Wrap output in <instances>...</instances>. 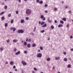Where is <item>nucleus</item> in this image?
Returning a JSON list of instances; mask_svg holds the SVG:
<instances>
[{
    "label": "nucleus",
    "mask_w": 73,
    "mask_h": 73,
    "mask_svg": "<svg viewBox=\"0 0 73 73\" xmlns=\"http://www.w3.org/2000/svg\"><path fill=\"white\" fill-rule=\"evenodd\" d=\"M71 12V10H70L68 11V13H70Z\"/></svg>",
    "instance_id": "obj_50"
},
{
    "label": "nucleus",
    "mask_w": 73,
    "mask_h": 73,
    "mask_svg": "<svg viewBox=\"0 0 73 73\" xmlns=\"http://www.w3.org/2000/svg\"><path fill=\"white\" fill-rule=\"evenodd\" d=\"M27 42H25L24 43V45H27Z\"/></svg>",
    "instance_id": "obj_35"
},
{
    "label": "nucleus",
    "mask_w": 73,
    "mask_h": 73,
    "mask_svg": "<svg viewBox=\"0 0 73 73\" xmlns=\"http://www.w3.org/2000/svg\"><path fill=\"white\" fill-rule=\"evenodd\" d=\"M68 8V7L67 6L65 7V8Z\"/></svg>",
    "instance_id": "obj_60"
},
{
    "label": "nucleus",
    "mask_w": 73,
    "mask_h": 73,
    "mask_svg": "<svg viewBox=\"0 0 73 73\" xmlns=\"http://www.w3.org/2000/svg\"><path fill=\"white\" fill-rule=\"evenodd\" d=\"M36 27H34V29L33 30V32H35V31H36Z\"/></svg>",
    "instance_id": "obj_33"
},
{
    "label": "nucleus",
    "mask_w": 73,
    "mask_h": 73,
    "mask_svg": "<svg viewBox=\"0 0 73 73\" xmlns=\"http://www.w3.org/2000/svg\"><path fill=\"white\" fill-rule=\"evenodd\" d=\"M54 11H57V8L55 7L54 9Z\"/></svg>",
    "instance_id": "obj_24"
},
{
    "label": "nucleus",
    "mask_w": 73,
    "mask_h": 73,
    "mask_svg": "<svg viewBox=\"0 0 73 73\" xmlns=\"http://www.w3.org/2000/svg\"><path fill=\"white\" fill-rule=\"evenodd\" d=\"M51 28L52 29H54V26H51Z\"/></svg>",
    "instance_id": "obj_31"
},
{
    "label": "nucleus",
    "mask_w": 73,
    "mask_h": 73,
    "mask_svg": "<svg viewBox=\"0 0 73 73\" xmlns=\"http://www.w3.org/2000/svg\"><path fill=\"white\" fill-rule=\"evenodd\" d=\"M38 53H39V52H40V50H38Z\"/></svg>",
    "instance_id": "obj_54"
},
{
    "label": "nucleus",
    "mask_w": 73,
    "mask_h": 73,
    "mask_svg": "<svg viewBox=\"0 0 73 73\" xmlns=\"http://www.w3.org/2000/svg\"><path fill=\"white\" fill-rule=\"evenodd\" d=\"M63 25H59L58 26V27L59 28H60V27H62Z\"/></svg>",
    "instance_id": "obj_12"
},
{
    "label": "nucleus",
    "mask_w": 73,
    "mask_h": 73,
    "mask_svg": "<svg viewBox=\"0 0 73 73\" xmlns=\"http://www.w3.org/2000/svg\"><path fill=\"white\" fill-rule=\"evenodd\" d=\"M5 19V18L4 17H2L1 18V20H4Z\"/></svg>",
    "instance_id": "obj_17"
},
{
    "label": "nucleus",
    "mask_w": 73,
    "mask_h": 73,
    "mask_svg": "<svg viewBox=\"0 0 73 73\" xmlns=\"http://www.w3.org/2000/svg\"><path fill=\"white\" fill-rule=\"evenodd\" d=\"M13 22V20H12L11 21V24H12V23Z\"/></svg>",
    "instance_id": "obj_37"
},
{
    "label": "nucleus",
    "mask_w": 73,
    "mask_h": 73,
    "mask_svg": "<svg viewBox=\"0 0 73 73\" xmlns=\"http://www.w3.org/2000/svg\"><path fill=\"white\" fill-rule=\"evenodd\" d=\"M19 3H21V0H19Z\"/></svg>",
    "instance_id": "obj_61"
},
{
    "label": "nucleus",
    "mask_w": 73,
    "mask_h": 73,
    "mask_svg": "<svg viewBox=\"0 0 73 73\" xmlns=\"http://www.w3.org/2000/svg\"><path fill=\"white\" fill-rule=\"evenodd\" d=\"M60 23H61V24H64V21L62 20H61L60 21Z\"/></svg>",
    "instance_id": "obj_19"
},
{
    "label": "nucleus",
    "mask_w": 73,
    "mask_h": 73,
    "mask_svg": "<svg viewBox=\"0 0 73 73\" xmlns=\"http://www.w3.org/2000/svg\"><path fill=\"white\" fill-rule=\"evenodd\" d=\"M36 2H37V3H39V0H36Z\"/></svg>",
    "instance_id": "obj_51"
},
{
    "label": "nucleus",
    "mask_w": 73,
    "mask_h": 73,
    "mask_svg": "<svg viewBox=\"0 0 73 73\" xmlns=\"http://www.w3.org/2000/svg\"><path fill=\"white\" fill-rule=\"evenodd\" d=\"M7 6L6 5L4 7L5 9H7Z\"/></svg>",
    "instance_id": "obj_27"
},
{
    "label": "nucleus",
    "mask_w": 73,
    "mask_h": 73,
    "mask_svg": "<svg viewBox=\"0 0 73 73\" xmlns=\"http://www.w3.org/2000/svg\"><path fill=\"white\" fill-rule=\"evenodd\" d=\"M5 64H8V62H6Z\"/></svg>",
    "instance_id": "obj_62"
},
{
    "label": "nucleus",
    "mask_w": 73,
    "mask_h": 73,
    "mask_svg": "<svg viewBox=\"0 0 73 73\" xmlns=\"http://www.w3.org/2000/svg\"><path fill=\"white\" fill-rule=\"evenodd\" d=\"M70 38H73V36H70Z\"/></svg>",
    "instance_id": "obj_47"
},
{
    "label": "nucleus",
    "mask_w": 73,
    "mask_h": 73,
    "mask_svg": "<svg viewBox=\"0 0 73 73\" xmlns=\"http://www.w3.org/2000/svg\"><path fill=\"white\" fill-rule=\"evenodd\" d=\"M14 63L13 62L11 61L10 63V64H11V65H12Z\"/></svg>",
    "instance_id": "obj_15"
},
{
    "label": "nucleus",
    "mask_w": 73,
    "mask_h": 73,
    "mask_svg": "<svg viewBox=\"0 0 73 73\" xmlns=\"http://www.w3.org/2000/svg\"><path fill=\"white\" fill-rule=\"evenodd\" d=\"M42 27H46V23H45L44 25L42 26Z\"/></svg>",
    "instance_id": "obj_13"
},
{
    "label": "nucleus",
    "mask_w": 73,
    "mask_h": 73,
    "mask_svg": "<svg viewBox=\"0 0 73 73\" xmlns=\"http://www.w3.org/2000/svg\"><path fill=\"white\" fill-rule=\"evenodd\" d=\"M47 21L48 22V23H51L52 22V21L51 20L50 21V19H49V18H48Z\"/></svg>",
    "instance_id": "obj_7"
},
{
    "label": "nucleus",
    "mask_w": 73,
    "mask_h": 73,
    "mask_svg": "<svg viewBox=\"0 0 73 73\" xmlns=\"http://www.w3.org/2000/svg\"><path fill=\"white\" fill-rule=\"evenodd\" d=\"M44 23H45L44 22H42L40 24L41 25H43V24H44Z\"/></svg>",
    "instance_id": "obj_18"
},
{
    "label": "nucleus",
    "mask_w": 73,
    "mask_h": 73,
    "mask_svg": "<svg viewBox=\"0 0 73 73\" xmlns=\"http://www.w3.org/2000/svg\"><path fill=\"white\" fill-rule=\"evenodd\" d=\"M11 14L9 13V14L8 15V17H11Z\"/></svg>",
    "instance_id": "obj_36"
},
{
    "label": "nucleus",
    "mask_w": 73,
    "mask_h": 73,
    "mask_svg": "<svg viewBox=\"0 0 73 73\" xmlns=\"http://www.w3.org/2000/svg\"><path fill=\"white\" fill-rule=\"evenodd\" d=\"M18 33H23L24 32V31L23 30H19L17 31Z\"/></svg>",
    "instance_id": "obj_2"
},
{
    "label": "nucleus",
    "mask_w": 73,
    "mask_h": 73,
    "mask_svg": "<svg viewBox=\"0 0 73 73\" xmlns=\"http://www.w3.org/2000/svg\"><path fill=\"white\" fill-rule=\"evenodd\" d=\"M69 27V24H67L66 25V27L67 28H68Z\"/></svg>",
    "instance_id": "obj_30"
},
{
    "label": "nucleus",
    "mask_w": 73,
    "mask_h": 73,
    "mask_svg": "<svg viewBox=\"0 0 73 73\" xmlns=\"http://www.w3.org/2000/svg\"><path fill=\"white\" fill-rule=\"evenodd\" d=\"M71 51H73V48H71Z\"/></svg>",
    "instance_id": "obj_59"
},
{
    "label": "nucleus",
    "mask_w": 73,
    "mask_h": 73,
    "mask_svg": "<svg viewBox=\"0 0 73 73\" xmlns=\"http://www.w3.org/2000/svg\"><path fill=\"white\" fill-rule=\"evenodd\" d=\"M70 66H71L70 65V64H68V66H67V67L68 68H70Z\"/></svg>",
    "instance_id": "obj_34"
},
{
    "label": "nucleus",
    "mask_w": 73,
    "mask_h": 73,
    "mask_svg": "<svg viewBox=\"0 0 73 73\" xmlns=\"http://www.w3.org/2000/svg\"><path fill=\"white\" fill-rule=\"evenodd\" d=\"M42 3H43V1H40L39 2V4H42Z\"/></svg>",
    "instance_id": "obj_16"
},
{
    "label": "nucleus",
    "mask_w": 73,
    "mask_h": 73,
    "mask_svg": "<svg viewBox=\"0 0 73 73\" xmlns=\"http://www.w3.org/2000/svg\"><path fill=\"white\" fill-rule=\"evenodd\" d=\"M34 70H37V69L36 68H34Z\"/></svg>",
    "instance_id": "obj_42"
},
{
    "label": "nucleus",
    "mask_w": 73,
    "mask_h": 73,
    "mask_svg": "<svg viewBox=\"0 0 73 73\" xmlns=\"http://www.w3.org/2000/svg\"><path fill=\"white\" fill-rule=\"evenodd\" d=\"M28 41L29 42H31V39H29L28 40Z\"/></svg>",
    "instance_id": "obj_46"
},
{
    "label": "nucleus",
    "mask_w": 73,
    "mask_h": 73,
    "mask_svg": "<svg viewBox=\"0 0 73 73\" xmlns=\"http://www.w3.org/2000/svg\"><path fill=\"white\" fill-rule=\"evenodd\" d=\"M26 19L27 20H28L29 19V17H26Z\"/></svg>",
    "instance_id": "obj_39"
},
{
    "label": "nucleus",
    "mask_w": 73,
    "mask_h": 73,
    "mask_svg": "<svg viewBox=\"0 0 73 73\" xmlns=\"http://www.w3.org/2000/svg\"><path fill=\"white\" fill-rule=\"evenodd\" d=\"M55 23H56H56H57V21L56 20H55L54 21Z\"/></svg>",
    "instance_id": "obj_43"
},
{
    "label": "nucleus",
    "mask_w": 73,
    "mask_h": 73,
    "mask_svg": "<svg viewBox=\"0 0 73 73\" xmlns=\"http://www.w3.org/2000/svg\"><path fill=\"white\" fill-rule=\"evenodd\" d=\"M9 41V40H7V43H8Z\"/></svg>",
    "instance_id": "obj_49"
},
{
    "label": "nucleus",
    "mask_w": 73,
    "mask_h": 73,
    "mask_svg": "<svg viewBox=\"0 0 73 73\" xmlns=\"http://www.w3.org/2000/svg\"><path fill=\"white\" fill-rule=\"evenodd\" d=\"M44 17V15H42L40 17V18L41 19H43V18Z\"/></svg>",
    "instance_id": "obj_23"
},
{
    "label": "nucleus",
    "mask_w": 73,
    "mask_h": 73,
    "mask_svg": "<svg viewBox=\"0 0 73 73\" xmlns=\"http://www.w3.org/2000/svg\"><path fill=\"white\" fill-rule=\"evenodd\" d=\"M21 72L22 73H24V71H23V70H22Z\"/></svg>",
    "instance_id": "obj_57"
},
{
    "label": "nucleus",
    "mask_w": 73,
    "mask_h": 73,
    "mask_svg": "<svg viewBox=\"0 0 73 73\" xmlns=\"http://www.w3.org/2000/svg\"><path fill=\"white\" fill-rule=\"evenodd\" d=\"M32 12V11L29 9H28L26 10V14L27 15H30L31 13Z\"/></svg>",
    "instance_id": "obj_1"
},
{
    "label": "nucleus",
    "mask_w": 73,
    "mask_h": 73,
    "mask_svg": "<svg viewBox=\"0 0 73 73\" xmlns=\"http://www.w3.org/2000/svg\"><path fill=\"white\" fill-rule=\"evenodd\" d=\"M20 53V51H18V52L15 53L16 55H18V54H19Z\"/></svg>",
    "instance_id": "obj_6"
},
{
    "label": "nucleus",
    "mask_w": 73,
    "mask_h": 73,
    "mask_svg": "<svg viewBox=\"0 0 73 73\" xmlns=\"http://www.w3.org/2000/svg\"><path fill=\"white\" fill-rule=\"evenodd\" d=\"M62 20L64 21H66V19L65 18H63L62 19Z\"/></svg>",
    "instance_id": "obj_10"
},
{
    "label": "nucleus",
    "mask_w": 73,
    "mask_h": 73,
    "mask_svg": "<svg viewBox=\"0 0 73 73\" xmlns=\"http://www.w3.org/2000/svg\"><path fill=\"white\" fill-rule=\"evenodd\" d=\"M10 29H11V30H13V31L15 32V31H16V28H11Z\"/></svg>",
    "instance_id": "obj_5"
},
{
    "label": "nucleus",
    "mask_w": 73,
    "mask_h": 73,
    "mask_svg": "<svg viewBox=\"0 0 73 73\" xmlns=\"http://www.w3.org/2000/svg\"><path fill=\"white\" fill-rule=\"evenodd\" d=\"M45 13H48V11H45Z\"/></svg>",
    "instance_id": "obj_52"
},
{
    "label": "nucleus",
    "mask_w": 73,
    "mask_h": 73,
    "mask_svg": "<svg viewBox=\"0 0 73 73\" xmlns=\"http://www.w3.org/2000/svg\"><path fill=\"white\" fill-rule=\"evenodd\" d=\"M17 50V49H16V48H14V52H16V50Z\"/></svg>",
    "instance_id": "obj_28"
},
{
    "label": "nucleus",
    "mask_w": 73,
    "mask_h": 73,
    "mask_svg": "<svg viewBox=\"0 0 73 73\" xmlns=\"http://www.w3.org/2000/svg\"><path fill=\"white\" fill-rule=\"evenodd\" d=\"M63 54H64V55H65V54H66V52H63Z\"/></svg>",
    "instance_id": "obj_41"
},
{
    "label": "nucleus",
    "mask_w": 73,
    "mask_h": 73,
    "mask_svg": "<svg viewBox=\"0 0 73 73\" xmlns=\"http://www.w3.org/2000/svg\"><path fill=\"white\" fill-rule=\"evenodd\" d=\"M35 46H36V44H32L33 47H35Z\"/></svg>",
    "instance_id": "obj_22"
},
{
    "label": "nucleus",
    "mask_w": 73,
    "mask_h": 73,
    "mask_svg": "<svg viewBox=\"0 0 73 73\" xmlns=\"http://www.w3.org/2000/svg\"><path fill=\"white\" fill-rule=\"evenodd\" d=\"M16 14H18L19 13L18 12V11H17L16 12Z\"/></svg>",
    "instance_id": "obj_45"
},
{
    "label": "nucleus",
    "mask_w": 73,
    "mask_h": 73,
    "mask_svg": "<svg viewBox=\"0 0 73 73\" xmlns=\"http://www.w3.org/2000/svg\"><path fill=\"white\" fill-rule=\"evenodd\" d=\"M54 68H55V67H53L52 68L53 69H54Z\"/></svg>",
    "instance_id": "obj_64"
},
{
    "label": "nucleus",
    "mask_w": 73,
    "mask_h": 73,
    "mask_svg": "<svg viewBox=\"0 0 73 73\" xmlns=\"http://www.w3.org/2000/svg\"><path fill=\"white\" fill-rule=\"evenodd\" d=\"M16 68V66H13V68L15 69Z\"/></svg>",
    "instance_id": "obj_44"
},
{
    "label": "nucleus",
    "mask_w": 73,
    "mask_h": 73,
    "mask_svg": "<svg viewBox=\"0 0 73 73\" xmlns=\"http://www.w3.org/2000/svg\"><path fill=\"white\" fill-rule=\"evenodd\" d=\"M45 32V30H42L41 31H40L41 33H44Z\"/></svg>",
    "instance_id": "obj_29"
},
{
    "label": "nucleus",
    "mask_w": 73,
    "mask_h": 73,
    "mask_svg": "<svg viewBox=\"0 0 73 73\" xmlns=\"http://www.w3.org/2000/svg\"><path fill=\"white\" fill-rule=\"evenodd\" d=\"M37 57H42V54L41 53H39L37 55Z\"/></svg>",
    "instance_id": "obj_3"
},
{
    "label": "nucleus",
    "mask_w": 73,
    "mask_h": 73,
    "mask_svg": "<svg viewBox=\"0 0 73 73\" xmlns=\"http://www.w3.org/2000/svg\"><path fill=\"white\" fill-rule=\"evenodd\" d=\"M21 63L23 65H27V63L24 62V61H22Z\"/></svg>",
    "instance_id": "obj_4"
},
{
    "label": "nucleus",
    "mask_w": 73,
    "mask_h": 73,
    "mask_svg": "<svg viewBox=\"0 0 73 73\" xmlns=\"http://www.w3.org/2000/svg\"><path fill=\"white\" fill-rule=\"evenodd\" d=\"M64 61H67V58H65L64 59Z\"/></svg>",
    "instance_id": "obj_26"
},
{
    "label": "nucleus",
    "mask_w": 73,
    "mask_h": 73,
    "mask_svg": "<svg viewBox=\"0 0 73 73\" xmlns=\"http://www.w3.org/2000/svg\"><path fill=\"white\" fill-rule=\"evenodd\" d=\"M5 27H8V23H5Z\"/></svg>",
    "instance_id": "obj_20"
},
{
    "label": "nucleus",
    "mask_w": 73,
    "mask_h": 73,
    "mask_svg": "<svg viewBox=\"0 0 73 73\" xmlns=\"http://www.w3.org/2000/svg\"><path fill=\"white\" fill-rule=\"evenodd\" d=\"M0 50H1V51H2V50H3V48H0Z\"/></svg>",
    "instance_id": "obj_38"
},
{
    "label": "nucleus",
    "mask_w": 73,
    "mask_h": 73,
    "mask_svg": "<svg viewBox=\"0 0 73 73\" xmlns=\"http://www.w3.org/2000/svg\"><path fill=\"white\" fill-rule=\"evenodd\" d=\"M4 11L1 12V13H0V15H2L4 13Z\"/></svg>",
    "instance_id": "obj_21"
},
{
    "label": "nucleus",
    "mask_w": 73,
    "mask_h": 73,
    "mask_svg": "<svg viewBox=\"0 0 73 73\" xmlns=\"http://www.w3.org/2000/svg\"><path fill=\"white\" fill-rule=\"evenodd\" d=\"M28 48H30L31 47V44H28L27 45Z\"/></svg>",
    "instance_id": "obj_11"
},
{
    "label": "nucleus",
    "mask_w": 73,
    "mask_h": 73,
    "mask_svg": "<svg viewBox=\"0 0 73 73\" xmlns=\"http://www.w3.org/2000/svg\"><path fill=\"white\" fill-rule=\"evenodd\" d=\"M42 19V20H43V21H45V17H44Z\"/></svg>",
    "instance_id": "obj_32"
},
{
    "label": "nucleus",
    "mask_w": 73,
    "mask_h": 73,
    "mask_svg": "<svg viewBox=\"0 0 73 73\" xmlns=\"http://www.w3.org/2000/svg\"><path fill=\"white\" fill-rule=\"evenodd\" d=\"M50 58H48L46 59L47 61H50Z\"/></svg>",
    "instance_id": "obj_14"
},
{
    "label": "nucleus",
    "mask_w": 73,
    "mask_h": 73,
    "mask_svg": "<svg viewBox=\"0 0 73 73\" xmlns=\"http://www.w3.org/2000/svg\"><path fill=\"white\" fill-rule=\"evenodd\" d=\"M26 42H28V38H27V39L26 40Z\"/></svg>",
    "instance_id": "obj_63"
},
{
    "label": "nucleus",
    "mask_w": 73,
    "mask_h": 73,
    "mask_svg": "<svg viewBox=\"0 0 73 73\" xmlns=\"http://www.w3.org/2000/svg\"><path fill=\"white\" fill-rule=\"evenodd\" d=\"M21 23L23 24V23H24V20L22 19L21 21Z\"/></svg>",
    "instance_id": "obj_9"
},
{
    "label": "nucleus",
    "mask_w": 73,
    "mask_h": 73,
    "mask_svg": "<svg viewBox=\"0 0 73 73\" xmlns=\"http://www.w3.org/2000/svg\"><path fill=\"white\" fill-rule=\"evenodd\" d=\"M15 72H17V69H15Z\"/></svg>",
    "instance_id": "obj_55"
},
{
    "label": "nucleus",
    "mask_w": 73,
    "mask_h": 73,
    "mask_svg": "<svg viewBox=\"0 0 73 73\" xmlns=\"http://www.w3.org/2000/svg\"><path fill=\"white\" fill-rule=\"evenodd\" d=\"M47 6H48V5H47V4H45L44 5V7H46Z\"/></svg>",
    "instance_id": "obj_48"
},
{
    "label": "nucleus",
    "mask_w": 73,
    "mask_h": 73,
    "mask_svg": "<svg viewBox=\"0 0 73 73\" xmlns=\"http://www.w3.org/2000/svg\"><path fill=\"white\" fill-rule=\"evenodd\" d=\"M58 58H57V57H56L55 58V59L56 60H58Z\"/></svg>",
    "instance_id": "obj_53"
},
{
    "label": "nucleus",
    "mask_w": 73,
    "mask_h": 73,
    "mask_svg": "<svg viewBox=\"0 0 73 73\" xmlns=\"http://www.w3.org/2000/svg\"><path fill=\"white\" fill-rule=\"evenodd\" d=\"M48 40H50V37L48 38Z\"/></svg>",
    "instance_id": "obj_58"
},
{
    "label": "nucleus",
    "mask_w": 73,
    "mask_h": 73,
    "mask_svg": "<svg viewBox=\"0 0 73 73\" xmlns=\"http://www.w3.org/2000/svg\"><path fill=\"white\" fill-rule=\"evenodd\" d=\"M38 23H39V24H41V22L40 21H39V22H38Z\"/></svg>",
    "instance_id": "obj_56"
},
{
    "label": "nucleus",
    "mask_w": 73,
    "mask_h": 73,
    "mask_svg": "<svg viewBox=\"0 0 73 73\" xmlns=\"http://www.w3.org/2000/svg\"><path fill=\"white\" fill-rule=\"evenodd\" d=\"M17 40L14 39L13 40V42H17Z\"/></svg>",
    "instance_id": "obj_8"
},
{
    "label": "nucleus",
    "mask_w": 73,
    "mask_h": 73,
    "mask_svg": "<svg viewBox=\"0 0 73 73\" xmlns=\"http://www.w3.org/2000/svg\"><path fill=\"white\" fill-rule=\"evenodd\" d=\"M40 49L41 50H43V47H41V46L40 47Z\"/></svg>",
    "instance_id": "obj_25"
},
{
    "label": "nucleus",
    "mask_w": 73,
    "mask_h": 73,
    "mask_svg": "<svg viewBox=\"0 0 73 73\" xmlns=\"http://www.w3.org/2000/svg\"><path fill=\"white\" fill-rule=\"evenodd\" d=\"M24 53H25V54H26L27 53V51H24Z\"/></svg>",
    "instance_id": "obj_40"
}]
</instances>
